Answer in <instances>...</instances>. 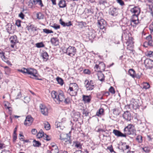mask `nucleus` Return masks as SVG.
<instances>
[{"mask_svg":"<svg viewBox=\"0 0 153 153\" xmlns=\"http://www.w3.org/2000/svg\"><path fill=\"white\" fill-rule=\"evenodd\" d=\"M51 95L56 102H62L65 98L64 93L61 91H59L58 92L53 91L51 93Z\"/></svg>","mask_w":153,"mask_h":153,"instance_id":"1","label":"nucleus"},{"mask_svg":"<svg viewBox=\"0 0 153 153\" xmlns=\"http://www.w3.org/2000/svg\"><path fill=\"white\" fill-rule=\"evenodd\" d=\"M124 134L126 137L127 135L134 134L135 133V130L134 129L131 124L128 125L124 129Z\"/></svg>","mask_w":153,"mask_h":153,"instance_id":"2","label":"nucleus"},{"mask_svg":"<svg viewBox=\"0 0 153 153\" xmlns=\"http://www.w3.org/2000/svg\"><path fill=\"white\" fill-rule=\"evenodd\" d=\"M26 72V74L30 75L32 76H30V78L37 80L39 79L38 78L37 76L36 75L37 73V71L36 69L33 68H27Z\"/></svg>","mask_w":153,"mask_h":153,"instance_id":"3","label":"nucleus"},{"mask_svg":"<svg viewBox=\"0 0 153 153\" xmlns=\"http://www.w3.org/2000/svg\"><path fill=\"white\" fill-rule=\"evenodd\" d=\"M85 84L87 90H91L94 88V84L92 80L89 81L88 80L86 79L85 81Z\"/></svg>","mask_w":153,"mask_h":153,"instance_id":"4","label":"nucleus"},{"mask_svg":"<svg viewBox=\"0 0 153 153\" xmlns=\"http://www.w3.org/2000/svg\"><path fill=\"white\" fill-rule=\"evenodd\" d=\"M76 52V48L74 47L70 46L66 49L65 53L70 56H73L74 55Z\"/></svg>","mask_w":153,"mask_h":153,"instance_id":"5","label":"nucleus"},{"mask_svg":"<svg viewBox=\"0 0 153 153\" xmlns=\"http://www.w3.org/2000/svg\"><path fill=\"white\" fill-rule=\"evenodd\" d=\"M130 25L134 26L139 23L138 16H132L130 20Z\"/></svg>","mask_w":153,"mask_h":153,"instance_id":"6","label":"nucleus"},{"mask_svg":"<svg viewBox=\"0 0 153 153\" xmlns=\"http://www.w3.org/2000/svg\"><path fill=\"white\" fill-rule=\"evenodd\" d=\"M130 11L133 14L132 16H138L140 12V9L138 6H134L131 9Z\"/></svg>","mask_w":153,"mask_h":153,"instance_id":"7","label":"nucleus"},{"mask_svg":"<svg viewBox=\"0 0 153 153\" xmlns=\"http://www.w3.org/2000/svg\"><path fill=\"white\" fill-rule=\"evenodd\" d=\"M39 107L42 114L45 116H48V108L42 104L40 105Z\"/></svg>","mask_w":153,"mask_h":153,"instance_id":"8","label":"nucleus"},{"mask_svg":"<svg viewBox=\"0 0 153 153\" xmlns=\"http://www.w3.org/2000/svg\"><path fill=\"white\" fill-rule=\"evenodd\" d=\"M144 63L146 68L147 69H151L153 67V61L149 59H146Z\"/></svg>","mask_w":153,"mask_h":153,"instance_id":"9","label":"nucleus"},{"mask_svg":"<svg viewBox=\"0 0 153 153\" xmlns=\"http://www.w3.org/2000/svg\"><path fill=\"white\" fill-rule=\"evenodd\" d=\"M71 86L69 87V90L70 91H74L76 94L77 91L78 90L79 87L76 83H73L70 84Z\"/></svg>","mask_w":153,"mask_h":153,"instance_id":"10","label":"nucleus"},{"mask_svg":"<svg viewBox=\"0 0 153 153\" xmlns=\"http://www.w3.org/2000/svg\"><path fill=\"white\" fill-rule=\"evenodd\" d=\"M33 121V118L30 115H28L26 117V119L24 122V124L27 126L30 125Z\"/></svg>","mask_w":153,"mask_h":153,"instance_id":"11","label":"nucleus"},{"mask_svg":"<svg viewBox=\"0 0 153 153\" xmlns=\"http://www.w3.org/2000/svg\"><path fill=\"white\" fill-rule=\"evenodd\" d=\"M97 22V26L100 29H104L106 25V22L105 20L102 19L100 20H98Z\"/></svg>","mask_w":153,"mask_h":153,"instance_id":"12","label":"nucleus"},{"mask_svg":"<svg viewBox=\"0 0 153 153\" xmlns=\"http://www.w3.org/2000/svg\"><path fill=\"white\" fill-rule=\"evenodd\" d=\"M109 14L113 16H116L118 14V9L114 7H111L109 9Z\"/></svg>","mask_w":153,"mask_h":153,"instance_id":"13","label":"nucleus"},{"mask_svg":"<svg viewBox=\"0 0 153 153\" xmlns=\"http://www.w3.org/2000/svg\"><path fill=\"white\" fill-rule=\"evenodd\" d=\"M138 101L135 100L134 99H132L130 105V106L135 110L138 108L139 106L138 103Z\"/></svg>","mask_w":153,"mask_h":153,"instance_id":"14","label":"nucleus"},{"mask_svg":"<svg viewBox=\"0 0 153 153\" xmlns=\"http://www.w3.org/2000/svg\"><path fill=\"white\" fill-rule=\"evenodd\" d=\"M123 118L127 121H130L131 118V116L129 111H126L124 112L123 115Z\"/></svg>","mask_w":153,"mask_h":153,"instance_id":"15","label":"nucleus"},{"mask_svg":"<svg viewBox=\"0 0 153 153\" xmlns=\"http://www.w3.org/2000/svg\"><path fill=\"white\" fill-rule=\"evenodd\" d=\"M113 133L114 134V135L117 136V137H126V136L124 134L121 132L120 131L114 129L113 131Z\"/></svg>","mask_w":153,"mask_h":153,"instance_id":"16","label":"nucleus"},{"mask_svg":"<svg viewBox=\"0 0 153 153\" xmlns=\"http://www.w3.org/2000/svg\"><path fill=\"white\" fill-rule=\"evenodd\" d=\"M27 30L30 32H34L35 31H36L38 29L33 25H28L27 26Z\"/></svg>","mask_w":153,"mask_h":153,"instance_id":"17","label":"nucleus"},{"mask_svg":"<svg viewBox=\"0 0 153 153\" xmlns=\"http://www.w3.org/2000/svg\"><path fill=\"white\" fill-rule=\"evenodd\" d=\"M0 58H1L2 60L7 63L10 62L7 58L5 56V53L3 51L0 52Z\"/></svg>","mask_w":153,"mask_h":153,"instance_id":"18","label":"nucleus"},{"mask_svg":"<svg viewBox=\"0 0 153 153\" xmlns=\"http://www.w3.org/2000/svg\"><path fill=\"white\" fill-rule=\"evenodd\" d=\"M0 58H1L2 60L7 63L10 62L7 58L5 56V53L3 51L0 52Z\"/></svg>","mask_w":153,"mask_h":153,"instance_id":"19","label":"nucleus"},{"mask_svg":"<svg viewBox=\"0 0 153 153\" xmlns=\"http://www.w3.org/2000/svg\"><path fill=\"white\" fill-rule=\"evenodd\" d=\"M91 97L90 95L87 96L83 95L82 100L85 103H89L90 102Z\"/></svg>","mask_w":153,"mask_h":153,"instance_id":"20","label":"nucleus"},{"mask_svg":"<svg viewBox=\"0 0 153 153\" xmlns=\"http://www.w3.org/2000/svg\"><path fill=\"white\" fill-rule=\"evenodd\" d=\"M51 43L55 46H56L59 45V40L57 38H53L51 39Z\"/></svg>","mask_w":153,"mask_h":153,"instance_id":"21","label":"nucleus"},{"mask_svg":"<svg viewBox=\"0 0 153 153\" xmlns=\"http://www.w3.org/2000/svg\"><path fill=\"white\" fill-rule=\"evenodd\" d=\"M17 37L16 35L11 36L10 38L11 43L15 44L16 43L18 42V41L17 40Z\"/></svg>","mask_w":153,"mask_h":153,"instance_id":"22","label":"nucleus"},{"mask_svg":"<svg viewBox=\"0 0 153 153\" xmlns=\"http://www.w3.org/2000/svg\"><path fill=\"white\" fill-rule=\"evenodd\" d=\"M152 36L151 35H149L146 37V39L148 41L147 43L149 45L152 46H153V42L152 40Z\"/></svg>","mask_w":153,"mask_h":153,"instance_id":"23","label":"nucleus"},{"mask_svg":"<svg viewBox=\"0 0 153 153\" xmlns=\"http://www.w3.org/2000/svg\"><path fill=\"white\" fill-rule=\"evenodd\" d=\"M58 5L60 8H64L66 6L65 1L64 0L60 1L58 3Z\"/></svg>","mask_w":153,"mask_h":153,"instance_id":"24","label":"nucleus"},{"mask_svg":"<svg viewBox=\"0 0 153 153\" xmlns=\"http://www.w3.org/2000/svg\"><path fill=\"white\" fill-rule=\"evenodd\" d=\"M71 137L69 135L65 138L62 142H65L66 144H71L72 143V140L70 138Z\"/></svg>","mask_w":153,"mask_h":153,"instance_id":"25","label":"nucleus"},{"mask_svg":"<svg viewBox=\"0 0 153 153\" xmlns=\"http://www.w3.org/2000/svg\"><path fill=\"white\" fill-rule=\"evenodd\" d=\"M89 38L94 39L96 37V33L94 31H90L88 33Z\"/></svg>","mask_w":153,"mask_h":153,"instance_id":"26","label":"nucleus"},{"mask_svg":"<svg viewBox=\"0 0 153 153\" xmlns=\"http://www.w3.org/2000/svg\"><path fill=\"white\" fill-rule=\"evenodd\" d=\"M104 109L102 108H100L97 112L96 115L100 117L103 114Z\"/></svg>","mask_w":153,"mask_h":153,"instance_id":"27","label":"nucleus"},{"mask_svg":"<svg viewBox=\"0 0 153 153\" xmlns=\"http://www.w3.org/2000/svg\"><path fill=\"white\" fill-rule=\"evenodd\" d=\"M45 135V134L44 133V132L41 129L39 131V132L37 134V138H40L42 137H44Z\"/></svg>","mask_w":153,"mask_h":153,"instance_id":"28","label":"nucleus"},{"mask_svg":"<svg viewBox=\"0 0 153 153\" xmlns=\"http://www.w3.org/2000/svg\"><path fill=\"white\" fill-rule=\"evenodd\" d=\"M55 125L57 128H59L61 129H63V128L64 127L63 126H62V123L60 122H56Z\"/></svg>","mask_w":153,"mask_h":153,"instance_id":"29","label":"nucleus"},{"mask_svg":"<svg viewBox=\"0 0 153 153\" xmlns=\"http://www.w3.org/2000/svg\"><path fill=\"white\" fill-rule=\"evenodd\" d=\"M42 56L44 60L45 61H46L48 59L49 56L47 53L46 52L43 53Z\"/></svg>","mask_w":153,"mask_h":153,"instance_id":"30","label":"nucleus"},{"mask_svg":"<svg viewBox=\"0 0 153 153\" xmlns=\"http://www.w3.org/2000/svg\"><path fill=\"white\" fill-rule=\"evenodd\" d=\"M128 73L129 75L133 78H134V75L135 74V71L132 69H129Z\"/></svg>","mask_w":153,"mask_h":153,"instance_id":"31","label":"nucleus"},{"mask_svg":"<svg viewBox=\"0 0 153 153\" xmlns=\"http://www.w3.org/2000/svg\"><path fill=\"white\" fill-rule=\"evenodd\" d=\"M68 135V134H66L65 133H61L60 135L59 139L63 142L64 140Z\"/></svg>","mask_w":153,"mask_h":153,"instance_id":"32","label":"nucleus"},{"mask_svg":"<svg viewBox=\"0 0 153 153\" xmlns=\"http://www.w3.org/2000/svg\"><path fill=\"white\" fill-rule=\"evenodd\" d=\"M74 144H75V147L79 149H81L82 148V145L79 142L76 141L74 142Z\"/></svg>","mask_w":153,"mask_h":153,"instance_id":"33","label":"nucleus"},{"mask_svg":"<svg viewBox=\"0 0 153 153\" xmlns=\"http://www.w3.org/2000/svg\"><path fill=\"white\" fill-rule=\"evenodd\" d=\"M98 79L101 81H102L104 80V74L102 73H100L97 75Z\"/></svg>","mask_w":153,"mask_h":153,"instance_id":"34","label":"nucleus"},{"mask_svg":"<svg viewBox=\"0 0 153 153\" xmlns=\"http://www.w3.org/2000/svg\"><path fill=\"white\" fill-rule=\"evenodd\" d=\"M101 66H102V70H104L105 68V65L103 62L100 63L99 65L97 64L96 65L95 67L97 69L98 68H99L100 69H101L102 68Z\"/></svg>","mask_w":153,"mask_h":153,"instance_id":"35","label":"nucleus"},{"mask_svg":"<svg viewBox=\"0 0 153 153\" xmlns=\"http://www.w3.org/2000/svg\"><path fill=\"white\" fill-rule=\"evenodd\" d=\"M37 19H43L44 17V15L40 12L37 13L36 15Z\"/></svg>","mask_w":153,"mask_h":153,"instance_id":"36","label":"nucleus"},{"mask_svg":"<svg viewBox=\"0 0 153 153\" xmlns=\"http://www.w3.org/2000/svg\"><path fill=\"white\" fill-rule=\"evenodd\" d=\"M12 25L11 24H8L6 26V30L8 33H11V30H12Z\"/></svg>","mask_w":153,"mask_h":153,"instance_id":"37","label":"nucleus"},{"mask_svg":"<svg viewBox=\"0 0 153 153\" xmlns=\"http://www.w3.org/2000/svg\"><path fill=\"white\" fill-rule=\"evenodd\" d=\"M41 145V143L39 141L35 140L33 141V146L34 147H39Z\"/></svg>","mask_w":153,"mask_h":153,"instance_id":"38","label":"nucleus"},{"mask_svg":"<svg viewBox=\"0 0 153 153\" xmlns=\"http://www.w3.org/2000/svg\"><path fill=\"white\" fill-rule=\"evenodd\" d=\"M44 127L46 130H49L50 129V125L47 122H45L44 123Z\"/></svg>","mask_w":153,"mask_h":153,"instance_id":"39","label":"nucleus"},{"mask_svg":"<svg viewBox=\"0 0 153 153\" xmlns=\"http://www.w3.org/2000/svg\"><path fill=\"white\" fill-rule=\"evenodd\" d=\"M143 151L146 153H149L150 152V148L148 146H145L142 148Z\"/></svg>","mask_w":153,"mask_h":153,"instance_id":"40","label":"nucleus"},{"mask_svg":"<svg viewBox=\"0 0 153 153\" xmlns=\"http://www.w3.org/2000/svg\"><path fill=\"white\" fill-rule=\"evenodd\" d=\"M80 117V114L79 112L76 113L74 115L73 118L74 120L76 121H77L78 120L79 118Z\"/></svg>","mask_w":153,"mask_h":153,"instance_id":"41","label":"nucleus"},{"mask_svg":"<svg viewBox=\"0 0 153 153\" xmlns=\"http://www.w3.org/2000/svg\"><path fill=\"white\" fill-rule=\"evenodd\" d=\"M56 80L59 84L61 85H63V81L61 78L59 77H58L56 78Z\"/></svg>","mask_w":153,"mask_h":153,"instance_id":"42","label":"nucleus"},{"mask_svg":"<svg viewBox=\"0 0 153 153\" xmlns=\"http://www.w3.org/2000/svg\"><path fill=\"white\" fill-rule=\"evenodd\" d=\"M136 140L139 143H142L143 141L142 137L140 135H138L137 136Z\"/></svg>","mask_w":153,"mask_h":153,"instance_id":"43","label":"nucleus"},{"mask_svg":"<svg viewBox=\"0 0 153 153\" xmlns=\"http://www.w3.org/2000/svg\"><path fill=\"white\" fill-rule=\"evenodd\" d=\"M143 88L145 89H148L150 87V85L148 82H145L143 83Z\"/></svg>","mask_w":153,"mask_h":153,"instance_id":"44","label":"nucleus"},{"mask_svg":"<svg viewBox=\"0 0 153 153\" xmlns=\"http://www.w3.org/2000/svg\"><path fill=\"white\" fill-rule=\"evenodd\" d=\"M36 47L38 48H40L44 47V45L42 42L37 43L36 44Z\"/></svg>","mask_w":153,"mask_h":153,"instance_id":"45","label":"nucleus"},{"mask_svg":"<svg viewBox=\"0 0 153 153\" xmlns=\"http://www.w3.org/2000/svg\"><path fill=\"white\" fill-rule=\"evenodd\" d=\"M43 30L44 32L48 34L50 33H53V32L52 31L49 30V29H43Z\"/></svg>","mask_w":153,"mask_h":153,"instance_id":"46","label":"nucleus"},{"mask_svg":"<svg viewBox=\"0 0 153 153\" xmlns=\"http://www.w3.org/2000/svg\"><path fill=\"white\" fill-rule=\"evenodd\" d=\"M51 26L54 28V29L55 30H57L58 29H59L60 27V25H58L56 24H54L53 25H51Z\"/></svg>","mask_w":153,"mask_h":153,"instance_id":"47","label":"nucleus"},{"mask_svg":"<svg viewBox=\"0 0 153 153\" xmlns=\"http://www.w3.org/2000/svg\"><path fill=\"white\" fill-rule=\"evenodd\" d=\"M146 55L150 57H153V51H148Z\"/></svg>","mask_w":153,"mask_h":153,"instance_id":"48","label":"nucleus"},{"mask_svg":"<svg viewBox=\"0 0 153 153\" xmlns=\"http://www.w3.org/2000/svg\"><path fill=\"white\" fill-rule=\"evenodd\" d=\"M26 70H27V68H23L21 69H18V71H19L21 72L24 74H26Z\"/></svg>","mask_w":153,"mask_h":153,"instance_id":"49","label":"nucleus"},{"mask_svg":"<svg viewBox=\"0 0 153 153\" xmlns=\"http://www.w3.org/2000/svg\"><path fill=\"white\" fill-rule=\"evenodd\" d=\"M109 92L112 94H114L115 93L114 89L112 86H111L110 87V88L109 89Z\"/></svg>","mask_w":153,"mask_h":153,"instance_id":"50","label":"nucleus"},{"mask_svg":"<svg viewBox=\"0 0 153 153\" xmlns=\"http://www.w3.org/2000/svg\"><path fill=\"white\" fill-rule=\"evenodd\" d=\"M44 137V139L45 140L47 141H49L51 140V138L50 137L46 134H45Z\"/></svg>","mask_w":153,"mask_h":153,"instance_id":"51","label":"nucleus"},{"mask_svg":"<svg viewBox=\"0 0 153 153\" xmlns=\"http://www.w3.org/2000/svg\"><path fill=\"white\" fill-rule=\"evenodd\" d=\"M117 2L121 6L124 5V3L122 0H117Z\"/></svg>","mask_w":153,"mask_h":153,"instance_id":"52","label":"nucleus"},{"mask_svg":"<svg viewBox=\"0 0 153 153\" xmlns=\"http://www.w3.org/2000/svg\"><path fill=\"white\" fill-rule=\"evenodd\" d=\"M123 146L124 147V150H126L128 149V150H129V146L128 145H126V143H124L123 144Z\"/></svg>","mask_w":153,"mask_h":153,"instance_id":"53","label":"nucleus"},{"mask_svg":"<svg viewBox=\"0 0 153 153\" xmlns=\"http://www.w3.org/2000/svg\"><path fill=\"white\" fill-rule=\"evenodd\" d=\"M64 100V102L66 104H69L70 102V99L68 98H65Z\"/></svg>","mask_w":153,"mask_h":153,"instance_id":"54","label":"nucleus"},{"mask_svg":"<svg viewBox=\"0 0 153 153\" xmlns=\"http://www.w3.org/2000/svg\"><path fill=\"white\" fill-rule=\"evenodd\" d=\"M149 9L151 12V14L153 16V5H149Z\"/></svg>","mask_w":153,"mask_h":153,"instance_id":"55","label":"nucleus"},{"mask_svg":"<svg viewBox=\"0 0 153 153\" xmlns=\"http://www.w3.org/2000/svg\"><path fill=\"white\" fill-rule=\"evenodd\" d=\"M52 152H53V151H54V153H58L59 152V149H58V147L57 146H55V149H52Z\"/></svg>","mask_w":153,"mask_h":153,"instance_id":"56","label":"nucleus"},{"mask_svg":"<svg viewBox=\"0 0 153 153\" xmlns=\"http://www.w3.org/2000/svg\"><path fill=\"white\" fill-rule=\"evenodd\" d=\"M107 149L109 150L110 152H115L113 150L112 146V145H111L109 146H108Z\"/></svg>","mask_w":153,"mask_h":153,"instance_id":"57","label":"nucleus"},{"mask_svg":"<svg viewBox=\"0 0 153 153\" xmlns=\"http://www.w3.org/2000/svg\"><path fill=\"white\" fill-rule=\"evenodd\" d=\"M16 25L18 27L21 26V21L19 20H17L16 21Z\"/></svg>","mask_w":153,"mask_h":153,"instance_id":"58","label":"nucleus"},{"mask_svg":"<svg viewBox=\"0 0 153 153\" xmlns=\"http://www.w3.org/2000/svg\"><path fill=\"white\" fill-rule=\"evenodd\" d=\"M73 25L71 23V21H69L68 22H67L65 23V27L68 26L69 27L71 26H72Z\"/></svg>","mask_w":153,"mask_h":153,"instance_id":"59","label":"nucleus"},{"mask_svg":"<svg viewBox=\"0 0 153 153\" xmlns=\"http://www.w3.org/2000/svg\"><path fill=\"white\" fill-rule=\"evenodd\" d=\"M59 23L60 24H61L63 27H65V23L63 21L62 19H60Z\"/></svg>","mask_w":153,"mask_h":153,"instance_id":"60","label":"nucleus"},{"mask_svg":"<svg viewBox=\"0 0 153 153\" xmlns=\"http://www.w3.org/2000/svg\"><path fill=\"white\" fill-rule=\"evenodd\" d=\"M19 16L23 19L24 18L25 15L22 12H21L19 14Z\"/></svg>","mask_w":153,"mask_h":153,"instance_id":"61","label":"nucleus"},{"mask_svg":"<svg viewBox=\"0 0 153 153\" xmlns=\"http://www.w3.org/2000/svg\"><path fill=\"white\" fill-rule=\"evenodd\" d=\"M31 131L32 134H36L37 132V130L35 129H32Z\"/></svg>","mask_w":153,"mask_h":153,"instance_id":"62","label":"nucleus"},{"mask_svg":"<svg viewBox=\"0 0 153 153\" xmlns=\"http://www.w3.org/2000/svg\"><path fill=\"white\" fill-rule=\"evenodd\" d=\"M149 28L151 31H153V21L152 24L150 25Z\"/></svg>","mask_w":153,"mask_h":153,"instance_id":"63","label":"nucleus"},{"mask_svg":"<svg viewBox=\"0 0 153 153\" xmlns=\"http://www.w3.org/2000/svg\"><path fill=\"white\" fill-rule=\"evenodd\" d=\"M1 153H11L9 150H2Z\"/></svg>","mask_w":153,"mask_h":153,"instance_id":"64","label":"nucleus"}]
</instances>
